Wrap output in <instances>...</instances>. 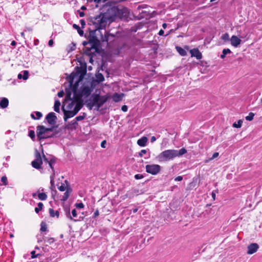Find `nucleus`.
<instances>
[{
  "mask_svg": "<svg viewBox=\"0 0 262 262\" xmlns=\"http://www.w3.org/2000/svg\"><path fill=\"white\" fill-rule=\"evenodd\" d=\"M187 152L184 147L180 150L167 149L161 152L157 157V159L160 162L172 160L176 157H179Z\"/></svg>",
  "mask_w": 262,
  "mask_h": 262,
  "instance_id": "nucleus-1",
  "label": "nucleus"
},
{
  "mask_svg": "<svg viewBox=\"0 0 262 262\" xmlns=\"http://www.w3.org/2000/svg\"><path fill=\"white\" fill-rule=\"evenodd\" d=\"M109 97L107 95H100V94L93 93L91 95L89 100L85 101L86 106L89 110H91L94 106H96L95 110L99 111V108L108 99Z\"/></svg>",
  "mask_w": 262,
  "mask_h": 262,
  "instance_id": "nucleus-2",
  "label": "nucleus"
},
{
  "mask_svg": "<svg viewBox=\"0 0 262 262\" xmlns=\"http://www.w3.org/2000/svg\"><path fill=\"white\" fill-rule=\"evenodd\" d=\"M117 6H111L107 8L106 11L103 13L104 16H105L106 22L109 21L110 22H113L116 20V12H118Z\"/></svg>",
  "mask_w": 262,
  "mask_h": 262,
  "instance_id": "nucleus-3",
  "label": "nucleus"
},
{
  "mask_svg": "<svg viewBox=\"0 0 262 262\" xmlns=\"http://www.w3.org/2000/svg\"><path fill=\"white\" fill-rule=\"evenodd\" d=\"M117 7L118 11L116 12V19H119L127 21L129 15L128 9L122 6H118Z\"/></svg>",
  "mask_w": 262,
  "mask_h": 262,
  "instance_id": "nucleus-4",
  "label": "nucleus"
},
{
  "mask_svg": "<svg viewBox=\"0 0 262 262\" xmlns=\"http://www.w3.org/2000/svg\"><path fill=\"white\" fill-rule=\"evenodd\" d=\"M89 42L92 45V48H94L95 52L100 54L101 52V45L100 41L96 36L92 37H88Z\"/></svg>",
  "mask_w": 262,
  "mask_h": 262,
  "instance_id": "nucleus-5",
  "label": "nucleus"
},
{
  "mask_svg": "<svg viewBox=\"0 0 262 262\" xmlns=\"http://www.w3.org/2000/svg\"><path fill=\"white\" fill-rule=\"evenodd\" d=\"M146 171L152 175H156L161 170V167L158 164H148L145 166Z\"/></svg>",
  "mask_w": 262,
  "mask_h": 262,
  "instance_id": "nucleus-6",
  "label": "nucleus"
},
{
  "mask_svg": "<svg viewBox=\"0 0 262 262\" xmlns=\"http://www.w3.org/2000/svg\"><path fill=\"white\" fill-rule=\"evenodd\" d=\"M54 126L46 127L43 125H38L36 127V136L37 138H41V135L48 133L49 132H53Z\"/></svg>",
  "mask_w": 262,
  "mask_h": 262,
  "instance_id": "nucleus-7",
  "label": "nucleus"
},
{
  "mask_svg": "<svg viewBox=\"0 0 262 262\" xmlns=\"http://www.w3.org/2000/svg\"><path fill=\"white\" fill-rule=\"evenodd\" d=\"M35 159L32 162L31 164L34 168L39 169L41 167V165L42 164V161L40 154L37 149L35 150Z\"/></svg>",
  "mask_w": 262,
  "mask_h": 262,
  "instance_id": "nucleus-8",
  "label": "nucleus"
},
{
  "mask_svg": "<svg viewBox=\"0 0 262 262\" xmlns=\"http://www.w3.org/2000/svg\"><path fill=\"white\" fill-rule=\"evenodd\" d=\"M90 21L92 22L94 25H100L104 23H106V20L104 16L103 13H100V14L90 18Z\"/></svg>",
  "mask_w": 262,
  "mask_h": 262,
  "instance_id": "nucleus-9",
  "label": "nucleus"
},
{
  "mask_svg": "<svg viewBox=\"0 0 262 262\" xmlns=\"http://www.w3.org/2000/svg\"><path fill=\"white\" fill-rule=\"evenodd\" d=\"M57 116L53 112L49 113L46 117V120L50 125H54L56 123Z\"/></svg>",
  "mask_w": 262,
  "mask_h": 262,
  "instance_id": "nucleus-10",
  "label": "nucleus"
},
{
  "mask_svg": "<svg viewBox=\"0 0 262 262\" xmlns=\"http://www.w3.org/2000/svg\"><path fill=\"white\" fill-rule=\"evenodd\" d=\"M93 88L90 87L89 86H83L80 89V95L83 96H85L86 97L90 96L93 91Z\"/></svg>",
  "mask_w": 262,
  "mask_h": 262,
  "instance_id": "nucleus-11",
  "label": "nucleus"
},
{
  "mask_svg": "<svg viewBox=\"0 0 262 262\" xmlns=\"http://www.w3.org/2000/svg\"><path fill=\"white\" fill-rule=\"evenodd\" d=\"M259 248V246L256 243H251L247 247L248 251L247 253L248 254H252L255 253Z\"/></svg>",
  "mask_w": 262,
  "mask_h": 262,
  "instance_id": "nucleus-12",
  "label": "nucleus"
},
{
  "mask_svg": "<svg viewBox=\"0 0 262 262\" xmlns=\"http://www.w3.org/2000/svg\"><path fill=\"white\" fill-rule=\"evenodd\" d=\"M62 110L64 114L63 119L64 121H67L68 119L71 118L76 115L73 111L66 110L63 106L62 107Z\"/></svg>",
  "mask_w": 262,
  "mask_h": 262,
  "instance_id": "nucleus-13",
  "label": "nucleus"
},
{
  "mask_svg": "<svg viewBox=\"0 0 262 262\" xmlns=\"http://www.w3.org/2000/svg\"><path fill=\"white\" fill-rule=\"evenodd\" d=\"M191 57H195L197 59L202 58V54L198 48H193L190 50Z\"/></svg>",
  "mask_w": 262,
  "mask_h": 262,
  "instance_id": "nucleus-14",
  "label": "nucleus"
},
{
  "mask_svg": "<svg viewBox=\"0 0 262 262\" xmlns=\"http://www.w3.org/2000/svg\"><path fill=\"white\" fill-rule=\"evenodd\" d=\"M231 44L234 47H237L241 43L242 40L235 35H233L230 39Z\"/></svg>",
  "mask_w": 262,
  "mask_h": 262,
  "instance_id": "nucleus-15",
  "label": "nucleus"
},
{
  "mask_svg": "<svg viewBox=\"0 0 262 262\" xmlns=\"http://www.w3.org/2000/svg\"><path fill=\"white\" fill-rule=\"evenodd\" d=\"M84 67H79L78 66H76L75 67V69L76 70V73H74L75 74H76V76H78L79 75H82L83 73H84V75L86 73V66L84 64Z\"/></svg>",
  "mask_w": 262,
  "mask_h": 262,
  "instance_id": "nucleus-16",
  "label": "nucleus"
},
{
  "mask_svg": "<svg viewBox=\"0 0 262 262\" xmlns=\"http://www.w3.org/2000/svg\"><path fill=\"white\" fill-rule=\"evenodd\" d=\"M124 96V94L123 93L118 94L117 93H115L112 96V98L114 101L115 102H118L122 100Z\"/></svg>",
  "mask_w": 262,
  "mask_h": 262,
  "instance_id": "nucleus-17",
  "label": "nucleus"
},
{
  "mask_svg": "<svg viewBox=\"0 0 262 262\" xmlns=\"http://www.w3.org/2000/svg\"><path fill=\"white\" fill-rule=\"evenodd\" d=\"M147 141L148 138L145 136H143L137 141V144L141 147H144L146 145Z\"/></svg>",
  "mask_w": 262,
  "mask_h": 262,
  "instance_id": "nucleus-18",
  "label": "nucleus"
},
{
  "mask_svg": "<svg viewBox=\"0 0 262 262\" xmlns=\"http://www.w3.org/2000/svg\"><path fill=\"white\" fill-rule=\"evenodd\" d=\"M129 48V46L125 43H124L123 45L121 46H118L117 47V49L115 53L116 55H119V54L121 52L122 50L124 49H128Z\"/></svg>",
  "mask_w": 262,
  "mask_h": 262,
  "instance_id": "nucleus-19",
  "label": "nucleus"
},
{
  "mask_svg": "<svg viewBox=\"0 0 262 262\" xmlns=\"http://www.w3.org/2000/svg\"><path fill=\"white\" fill-rule=\"evenodd\" d=\"M8 99L6 98H3L0 101V107L2 108H5L8 106Z\"/></svg>",
  "mask_w": 262,
  "mask_h": 262,
  "instance_id": "nucleus-20",
  "label": "nucleus"
},
{
  "mask_svg": "<svg viewBox=\"0 0 262 262\" xmlns=\"http://www.w3.org/2000/svg\"><path fill=\"white\" fill-rule=\"evenodd\" d=\"M110 37H112L113 38H115V35L105 31L104 36L103 37H102V41L103 42H107L110 39Z\"/></svg>",
  "mask_w": 262,
  "mask_h": 262,
  "instance_id": "nucleus-21",
  "label": "nucleus"
},
{
  "mask_svg": "<svg viewBox=\"0 0 262 262\" xmlns=\"http://www.w3.org/2000/svg\"><path fill=\"white\" fill-rule=\"evenodd\" d=\"M55 134L52 133L51 134H48V133H47V134H43L42 135H41L40 137H42V138H37V139L38 141H41L42 140H43V139L54 138V137H55Z\"/></svg>",
  "mask_w": 262,
  "mask_h": 262,
  "instance_id": "nucleus-22",
  "label": "nucleus"
},
{
  "mask_svg": "<svg viewBox=\"0 0 262 262\" xmlns=\"http://www.w3.org/2000/svg\"><path fill=\"white\" fill-rule=\"evenodd\" d=\"M82 105L83 104L82 103V102H77V104H76L74 108V110H73V112L74 113L75 115H76L78 113V112L82 107Z\"/></svg>",
  "mask_w": 262,
  "mask_h": 262,
  "instance_id": "nucleus-23",
  "label": "nucleus"
},
{
  "mask_svg": "<svg viewBox=\"0 0 262 262\" xmlns=\"http://www.w3.org/2000/svg\"><path fill=\"white\" fill-rule=\"evenodd\" d=\"M49 214L51 217H54L56 216L57 218L59 217V212L58 211H54L53 209L50 208L49 210Z\"/></svg>",
  "mask_w": 262,
  "mask_h": 262,
  "instance_id": "nucleus-24",
  "label": "nucleus"
},
{
  "mask_svg": "<svg viewBox=\"0 0 262 262\" xmlns=\"http://www.w3.org/2000/svg\"><path fill=\"white\" fill-rule=\"evenodd\" d=\"M74 94V97L76 98L78 100V102H82V100L81 99V98L83 96L80 95V90H77L75 91H72Z\"/></svg>",
  "mask_w": 262,
  "mask_h": 262,
  "instance_id": "nucleus-25",
  "label": "nucleus"
},
{
  "mask_svg": "<svg viewBox=\"0 0 262 262\" xmlns=\"http://www.w3.org/2000/svg\"><path fill=\"white\" fill-rule=\"evenodd\" d=\"M176 50L177 51V52L179 53V54L180 55L184 56L187 55L186 51L184 49L181 48V47L176 46Z\"/></svg>",
  "mask_w": 262,
  "mask_h": 262,
  "instance_id": "nucleus-26",
  "label": "nucleus"
},
{
  "mask_svg": "<svg viewBox=\"0 0 262 262\" xmlns=\"http://www.w3.org/2000/svg\"><path fill=\"white\" fill-rule=\"evenodd\" d=\"M60 106V102L59 100H56L54 102V110L56 112L59 113L60 111L59 107Z\"/></svg>",
  "mask_w": 262,
  "mask_h": 262,
  "instance_id": "nucleus-27",
  "label": "nucleus"
},
{
  "mask_svg": "<svg viewBox=\"0 0 262 262\" xmlns=\"http://www.w3.org/2000/svg\"><path fill=\"white\" fill-rule=\"evenodd\" d=\"M96 77L98 83L103 82L104 80V77L103 75L100 73H97L96 74Z\"/></svg>",
  "mask_w": 262,
  "mask_h": 262,
  "instance_id": "nucleus-28",
  "label": "nucleus"
},
{
  "mask_svg": "<svg viewBox=\"0 0 262 262\" xmlns=\"http://www.w3.org/2000/svg\"><path fill=\"white\" fill-rule=\"evenodd\" d=\"M93 49H94V48H92V47L91 48L85 47L83 54L88 56L90 55L93 53H96L95 51L94 52H91V50Z\"/></svg>",
  "mask_w": 262,
  "mask_h": 262,
  "instance_id": "nucleus-29",
  "label": "nucleus"
},
{
  "mask_svg": "<svg viewBox=\"0 0 262 262\" xmlns=\"http://www.w3.org/2000/svg\"><path fill=\"white\" fill-rule=\"evenodd\" d=\"M76 76H77L76 74H75L74 72L72 73L69 76L70 86H71L73 84V83L74 82V79Z\"/></svg>",
  "mask_w": 262,
  "mask_h": 262,
  "instance_id": "nucleus-30",
  "label": "nucleus"
},
{
  "mask_svg": "<svg viewBox=\"0 0 262 262\" xmlns=\"http://www.w3.org/2000/svg\"><path fill=\"white\" fill-rule=\"evenodd\" d=\"M71 102L67 106L68 110H71L73 107L75 103H77V102H78V99H76L71 100Z\"/></svg>",
  "mask_w": 262,
  "mask_h": 262,
  "instance_id": "nucleus-31",
  "label": "nucleus"
},
{
  "mask_svg": "<svg viewBox=\"0 0 262 262\" xmlns=\"http://www.w3.org/2000/svg\"><path fill=\"white\" fill-rule=\"evenodd\" d=\"M38 198L41 201H45L47 199L48 196L46 193L41 192L38 193Z\"/></svg>",
  "mask_w": 262,
  "mask_h": 262,
  "instance_id": "nucleus-32",
  "label": "nucleus"
},
{
  "mask_svg": "<svg viewBox=\"0 0 262 262\" xmlns=\"http://www.w3.org/2000/svg\"><path fill=\"white\" fill-rule=\"evenodd\" d=\"M28 135L32 139V141H35V132L33 130H29Z\"/></svg>",
  "mask_w": 262,
  "mask_h": 262,
  "instance_id": "nucleus-33",
  "label": "nucleus"
},
{
  "mask_svg": "<svg viewBox=\"0 0 262 262\" xmlns=\"http://www.w3.org/2000/svg\"><path fill=\"white\" fill-rule=\"evenodd\" d=\"M43 207V204L41 202H39L37 204V207L35 208V211L36 213H38L41 211Z\"/></svg>",
  "mask_w": 262,
  "mask_h": 262,
  "instance_id": "nucleus-34",
  "label": "nucleus"
},
{
  "mask_svg": "<svg viewBox=\"0 0 262 262\" xmlns=\"http://www.w3.org/2000/svg\"><path fill=\"white\" fill-rule=\"evenodd\" d=\"M56 160V158L55 157H53L52 158H51L50 159V160L49 162V165L53 171H54V167H53L52 165L53 164L55 163Z\"/></svg>",
  "mask_w": 262,
  "mask_h": 262,
  "instance_id": "nucleus-35",
  "label": "nucleus"
},
{
  "mask_svg": "<svg viewBox=\"0 0 262 262\" xmlns=\"http://www.w3.org/2000/svg\"><path fill=\"white\" fill-rule=\"evenodd\" d=\"M40 231L41 232H45L47 230V226L45 222H42L40 224Z\"/></svg>",
  "mask_w": 262,
  "mask_h": 262,
  "instance_id": "nucleus-36",
  "label": "nucleus"
},
{
  "mask_svg": "<svg viewBox=\"0 0 262 262\" xmlns=\"http://www.w3.org/2000/svg\"><path fill=\"white\" fill-rule=\"evenodd\" d=\"M76 99H77V98L74 97V96L73 97H71V93L70 91L67 92V94L66 96V99L67 100L71 101V100H74Z\"/></svg>",
  "mask_w": 262,
  "mask_h": 262,
  "instance_id": "nucleus-37",
  "label": "nucleus"
},
{
  "mask_svg": "<svg viewBox=\"0 0 262 262\" xmlns=\"http://www.w3.org/2000/svg\"><path fill=\"white\" fill-rule=\"evenodd\" d=\"M86 114L85 113H83L82 115L77 116L75 118L76 121H79L83 120L86 117Z\"/></svg>",
  "mask_w": 262,
  "mask_h": 262,
  "instance_id": "nucleus-38",
  "label": "nucleus"
},
{
  "mask_svg": "<svg viewBox=\"0 0 262 262\" xmlns=\"http://www.w3.org/2000/svg\"><path fill=\"white\" fill-rule=\"evenodd\" d=\"M243 123V120H239L237 121V123L234 122L233 124V127L235 128H240L242 126Z\"/></svg>",
  "mask_w": 262,
  "mask_h": 262,
  "instance_id": "nucleus-39",
  "label": "nucleus"
},
{
  "mask_svg": "<svg viewBox=\"0 0 262 262\" xmlns=\"http://www.w3.org/2000/svg\"><path fill=\"white\" fill-rule=\"evenodd\" d=\"M221 38L225 41H228L229 40H230V39L229 38V35L228 33H225V34H224L222 36Z\"/></svg>",
  "mask_w": 262,
  "mask_h": 262,
  "instance_id": "nucleus-40",
  "label": "nucleus"
},
{
  "mask_svg": "<svg viewBox=\"0 0 262 262\" xmlns=\"http://www.w3.org/2000/svg\"><path fill=\"white\" fill-rule=\"evenodd\" d=\"M79 83V82L76 81L74 84L73 83V84L71 86H70L71 87V90L72 91H75L78 90Z\"/></svg>",
  "mask_w": 262,
  "mask_h": 262,
  "instance_id": "nucleus-41",
  "label": "nucleus"
},
{
  "mask_svg": "<svg viewBox=\"0 0 262 262\" xmlns=\"http://www.w3.org/2000/svg\"><path fill=\"white\" fill-rule=\"evenodd\" d=\"M78 62L79 63L80 67H84V64L86 66V63L84 61V59L83 57H80L79 59H78Z\"/></svg>",
  "mask_w": 262,
  "mask_h": 262,
  "instance_id": "nucleus-42",
  "label": "nucleus"
},
{
  "mask_svg": "<svg viewBox=\"0 0 262 262\" xmlns=\"http://www.w3.org/2000/svg\"><path fill=\"white\" fill-rule=\"evenodd\" d=\"M254 115L253 113L250 112L249 115L246 117V120L247 121H252L253 119Z\"/></svg>",
  "mask_w": 262,
  "mask_h": 262,
  "instance_id": "nucleus-43",
  "label": "nucleus"
},
{
  "mask_svg": "<svg viewBox=\"0 0 262 262\" xmlns=\"http://www.w3.org/2000/svg\"><path fill=\"white\" fill-rule=\"evenodd\" d=\"M78 125V123L76 121V120H72L70 122H69L67 125V128H70V125H73L74 126V128L76 127V126Z\"/></svg>",
  "mask_w": 262,
  "mask_h": 262,
  "instance_id": "nucleus-44",
  "label": "nucleus"
},
{
  "mask_svg": "<svg viewBox=\"0 0 262 262\" xmlns=\"http://www.w3.org/2000/svg\"><path fill=\"white\" fill-rule=\"evenodd\" d=\"M1 182H2V184L5 185V186H6L8 185V180H7V178L6 176H3L2 178H1Z\"/></svg>",
  "mask_w": 262,
  "mask_h": 262,
  "instance_id": "nucleus-45",
  "label": "nucleus"
},
{
  "mask_svg": "<svg viewBox=\"0 0 262 262\" xmlns=\"http://www.w3.org/2000/svg\"><path fill=\"white\" fill-rule=\"evenodd\" d=\"M70 195V194L68 193V192H65L63 195L62 196V199H61V201L63 202H65L68 200Z\"/></svg>",
  "mask_w": 262,
  "mask_h": 262,
  "instance_id": "nucleus-46",
  "label": "nucleus"
},
{
  "mask_svg": "<svg viewBox=\"0 0 262 262\" xmlns=\"http://www.w3.org/2000/svg\"><path fill=\"white\" fill-rule=\"evenodd\" d=\"M219 153H218V152H214V153L212 155V157H211V158H209V159H208V160H205V163H207V162H208L209 161L212 160H213V159H214L216 158V157H217L219 156Z\"/></svg>",
  "mask_w": 262,
  "mask_h": 262,
  "instance_id": "nucleus-47",
  "label": "nucleus"
},
{
  "mask_svg": "<svg viewBox=\"0 0 262 262\" xmlns=\"http://www.w3.org/2000/svg\"><path fill=\"white\" fill-rule=\"evenodd\" d=\"M29 72L28 71L25 70L23 71V79L24 80H27L28 78Z\"/></svg>",
  "mask_w": 262,
  "mask_h": 262,
  "instance_id": "nucleus-48",
  "label": "nucleus"
},
{
  "mask_svg": "<svg viewBox=\"0 0 262 262\" xmlns=\"http://www.w3.org/2000/svg\"><path fill=\"white\" fill-rule=\"evenodd\" d=\"M70 49L69 50V52L74 51L76 49V43L74 42H72V43L69 46Z\"/></svg>",
  "mask_w": 262,
  "mask_h": 262,
  "instance_id": "nucleus-49",
  "label": "nucleus"
},
{
  "mask_svg": "<svg viewBox=\"0 0 262 262\" xmlns=\"http://www.w3.org/2000/svg\"><path fill=\"white\" fill-rule=\"evenodd\" d=\"M34 113H35L36 115V118L37 120L40 119L42 116V113L40 112H35Z\"/></svg>",
  "mask_w": 262,
  "mask_h": 262,
  "instance_id": "nucleus-50",
  "label": "nucleus"
},
{
  "mask_svg": "<svg viewBox=\"0 0 262 262\" xmlns=\"http://www.w3.org/2000/svg\"><path fill=\"white\" fill-rule=\"evenodd\" d=\"M75 207L78 209H81L84 207V204L82 203H76Z\"/></svg>",
  "mask_w": 262,
  "mask_h": 262,
  "instance_id": "nucleus-51",
  "label": "nucleus"
},
{
  "mask_svg": "<svg viewBox=\"0 0 262 262\" xmlns=\"http://www.w3.org/2000/svg\"><path fill=\"white\" fill-rule=\"evenodd\" d=\"M96 31H97V30H90L89 35L88 37H92L93 36H96Z\"/></svg>",
  "mask_w": 262,
  "mask_h": 262,
  "instance_id": "nucleus-52",
  "label": "nucleus"
},
{
  "mask_svg": "<svg viewBox=\"0 0 262 262\" xmlns=\"http://www.w3.org/2000/svg\"><path fill=\"white\" fill-rule=\"evenodd\" d=\"M31 258H36V257H37L38 256L40 255V254H35V251H31Z\"/></svg>",
  "mask_w": 262,
  "mask_h": 262,
  "instance_id": "nucleus-53",
  "label": "nucleus"
},
{
  "mask_svg": "<svg viewBox=\"0 0 262 262\" xmlns=\"http://www.w3.org/2000/svg\"><path fill=\"white\" fill-rule=\"evenodd\" d=\"M88 56L90 57V59H89V62L90 63H93L94 60L93 59V58L94 56H96V54L95 53H93L92 54H91L90 55H88Z\"/></svg>",
  "mask_w": 262,
  "mask_h": 262,
  "instance_id": "nucleus-54",
  "label": "nucleus"
},
{
  "mask_svg": "<svg viewBox=\"0 0 262 262\" xmlns=\"http://www.w3.org/2000/svg\"><path fill=\"white\" fill-rule=\"evenodd\" d=\"M66 215H67V216L69 218H70V220H73L74 221H76L77 220H74L72 217L71 216V215H70V208H68V211H67L66 212Z\"/></svg>",
  "mask_w": 262,
  "mask_h": 262,
  "instance_id": "nucleus-55",
  "label": "nucleus"
},
{
  "mask_svg": "<svg viewBox=\"0 0 262 262\" xmlns=\"http://www.w3.org/2000/svg\"><path fill=\"white\" fill-rule=\"evenodd\" d=\"M58 189L61 191H63L66 190V187L64 184H61V185L58 187Z\"/></svg>",
  "mask_w": 262,
  "mask_h": 262,
  "instance_id": "nucleus-56",
  "label": "nucleus"
},
{
  "mask_svg": "<svg viewBox=\"0 0 262 262\" xmlns=\"http://www.w3.org/2000/svg\"><path fill=\"white\" fill-rule=\"evenodd\" d=\"M222 53L226 55L227 54L231 53V51L229 49H223Z\"/></svg>",
  "mask_w": 262,
  "mask_h": 262,
  "instance_id": "nucleus-57",
  "label": "nucleus"
},
{
  "mask_svg": "<svg viewBox=\"0 0 262 262\" xmlns=\"http://www.w3.org/2000/svg\"><path fill=\"white\" fill-rule=\"evenodd\" d=\"M78 80L77 81L78 82H80L81 81H82L84 78V76H85L84 73H83L82 75H79Z\"/></svg>",
  "mask_w": 262,
  "mask_h": 262,
  "instance_id": "nucleus-58",
  "label": "nucleus"
},
{
  "mask_svg": "<svg viewBox=\"0 0 262 262\" xmlns=\"http://www.w3.org/2000/svg\"><path fill=\"white\" fill-rule=\"evenodd\" d=\"M143 177H144V176L141 174H137L135 176V178L136 180L142 179Z\"/></svg>",
  "mask_w": 262,
  "mask_h": 262,
  "instance_id": "nucleus-59",
  "label": "nucleus"
},
{
  "mask_svg": "<svg viewBox=\"0 0 262 262\" xmlns=\"http://www.w3.org/2000/svg\"><path fill=\"white\" fill-rule=\"evenodd\" d=\"M146 152H147V150H146L142 149V150H141V151L140 152H139V156L140 157H142L143 154H145Z\"/></svg>",
  "mask_w": 262,
  "mask_h": 262,
  "instance_id": "nucleus-60",
  "label": "nucleus"
},
{
  "mask_svg": "<svg viewBox=\"0 0 262 262\" xmlns=\"http://www.w3.org/2000/svg\"><path fill=\"white\" fill-rule=\"evenodd\" d=\"M127 110H128V107L127 105H123L122 107H121V110L124 112H126L127 111Z\"/></svg>",
  "mask_w": 262,
  "mask_h": 262,
  "instance_id": "nucleus-61",
  "label": "nucleus"
},
{
  "mask_svg": "<svg viewBox=\"0 0 262 262\" xmlns=\"http://www.w3.org/2000/svg\"><path fill=\"white\" fill-rule=\"evenodd\" d=\"M77 30L80 36H82L84 35V32L80 29V28H79V29H77Z\"/></svg>",
  "mask_w": 262,
  "mask_h": 262,
  "instance_id": "nucleus-62",
  "label": "nucleus"
},
{
  "mask_svg": "<svg viewBox=\"0 0 262 262\" xmlns=\"http://www.w3.org/2000/svg\"><path fill=\"white\" fill-rule=\"evenodd\" d=\"M48 242L51 244L55 242V239L53 237H49L48 238Z\"/></svg>",
  "mask_w": 262,
  "mask_h": 262,
  "instance_id": "nucleus-63",
  "label": "nucleus"
},
{
  "mask_svg": "<svg viewBox=\"0 0 262 262\" xmlns=\"http://www.w3.org/2000/svg\"><path fill=\"white\" fill-rule=\"evenodd\" d=\"M72 214L73 217H76L77 216V214L76 210L75 209H74L72 210Z\"/></svg>",
  "mask_w": 262,
  "mask_h": 262,
  "instance_id": "nucleus-64",
  "label": "nucleus"
}]
</instances>
